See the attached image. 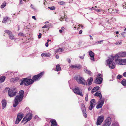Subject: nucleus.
Returning a JSON list of instances; mask_svg holds the SVG:
<instances>
[{
	"instance_id": "1",
	"label": "nucleus",
	"mask_w": 126,
	"mask_h": 126,
	"mask_svg": "<svg viewBox=\"0 0 126 126\" xmlns=\"http://www.w3.org/2000/svg\"><path fill=\"white\" fill-rule=\"evenodd\" d=\"M116 54L114 56H111V58H109L106 61L107 64L109 67L111 69H113L115 68V63L113 62V60L115 59V61L116 62H117L118 58L117 56L116 57Z\"/></svg>"
},
{
	"instance_id": "2",
	"label": "nucleus",
	"mask_w": 126,
	"mask_h": 126,
	"mask_svg": "<svg viewBox=\"0 0 126 126\" xmlns=\"http://www.w3.org/2000/svg\"><path fill=\"white\" fill-rule=\"evenodd\" d=\"M34 82V80L30 79V77H28L21 79L20 80V85H22L24 84L25 86H27L32 84Z\"/></svg>"
},
{
	"instance_id": "3",
	"label": "nucleus",
	"mask_w": 126,
	"mask_h": 126,
	"mask_svg": "<svg viewBox=\"0 0 126 126\" xmlns=\"http://www.w3.org/2000/svg\"><path fill=\"white\" fill-rule=\"evenodd\" d=\"M6 89L8 90V94L10 97H11L14 96L16 94L17 92H16V89L15 88H12L10 89L8 87H6L5 89V90Z\"/></svg>"
},
{
	"instance_id": "4",
	"label": "nucleus",
	"mask_w": 126,
	"mask_h": 126,
	"mask_svg": "<svg viewBox=\"0 0 126 126\" xmlns=\"http://www.w3.org/2000/svg\"><path fill=\"white\" fill-rule=\"evenodd\" d=\"M23 97L18 95H17L14 99L15 102L13 103V106L14 107H16L19 104V102L21 101Z\"/></svg>"
},
{
	"instance_id": "5",
	"label": "nucleus",
	"mask_w": 126,
	"mask_h": 126,
	"mask_svg": "<svg viewBox=\"0 0 126 126\" xmlns=\"http://www.w3.org/2000/svg\"><path fill=\"white\" fill-rule=\"evenodd\" d=\"M76 80L79 84H81L84 85H86V81L84 78L80 76H78L75 77Z\"/></svg>"
},
{
	"instance_id": "6",
	"label": "nucleus",
	"mask_w": 126,
	"mask_h": 126,
	"mask_svg": "<svg viewBox=\"0 0 126 126\" xmlns=\"http://www.w3.org/2000/svg\"><path fill=\"white\" fill-rule=\"evenodd\" d=\"M32 114L30 112L29 113H28L26 116L24 117L22 120L24 121H26L25 123L24 124V125L30 121L32 119Z\"/></svg>"
},
{
	"instance_id": "7",
	"label": "nucleus",
	"mask_w": 126,
	"mask_h": 126,
	"mask_svg": "<svg viewBox=\"0 0 126 126\" xmlns=\"http://www.w3.org/2000/svg\"><path fill=\"white\" fill-rule=\"evenodd\" d=\"M111 122V118L108 117L103 123L101 126H109Z\"/></svg>"
},
{
	"instance_id": "8",
	"label": "nucleus",
	"mask_w": 126,
	"mask_h": 126,
	"mask_svg": "<svg viewBox=\"0 0 126 126\" xmlns=\"http://www.w3.org/2000/svg\"><path fill=\"white\" fill-rule=\"evenodd\" d=\"M104 117L103 115L98 116L97 118L96 125L98 126L101 124L104 120Z\"/></svg>"
},
{
	"instance_id": "9",
	"label": "nucleus",
	"mask_w": 126,
	"mask_h": 126,
	"mask_svg": "<svg viewBox=\"0 0 126 126\" xmlns=\"http://www.w3.org/2000/svg\"><path fill=\"white\" fill-rule=\"evenodd\" d=\"M23 117V114L22 113H19L17 115V118L15 122L16 124H18Z\"/></svg>"
},
{
	"instance_id": "10",
	"label": "nucleus",
	"mask_w": 126,
	"mask_h": 126,
	"mask_svg": "<svg viewBox=\"0 0 126 126\" xmlns=\"http://www.w3.org/2000/svg\"><path fill=\"white\" fill-rule=\"evenodd\" d=\"M44 72H42L37 75L34 76L32 78L33 80H37L41 78L44 74Z\"/></svg>"
},
{
	"instance_id": "11",
	"label": "nucleus",
	"mask_w": 126,
	"mask_h": 126,
	"mask_svg": "<svg viewBox=\"0 0 126 126\" xmlns=\"http://www.w3.org/2000/svg\"><path fill=\"white\" fill-rule=\"evenodd\" d=\"M73 91L76 94L79 95L81 96H83L82 93L80 91L78 87H76L73 90Z\"/></svg>"
},
{
	"instance_id": "12",
	"label": "nucleus",
	"mask_w": 126,
	"mask_h": 126,
	"mask_svg": "<svg viewBox=\"0 0 126 126\" xmlns=\"http://www.w3.org/2000/svg\"><path fill=\"white\" fill-rule=\"evenodd\" d=\"M103 80V79L101 77H97L96 78L94 82L97 84H100L102 83Z\"/></svg>"
},
{
	"instance_id": "13",
	"label": "nucleus",
	"mask_w": 126,
	"mask_h": 126,
	"mask_svg": "<svg viewBox=\"0 0 126 126\" xmlns=\"http://www.w3.org/2000/svg\"><path fill=\"white\" fill-rule=\"evenodd\" d=\"M115 56H117L118 59L120 57H125L126 56V52H121L117 54Z\"/></svg>"
},
{
	"instance_id": "14",
	"label": "nucleus",
	"mask_w": 126,
	"mask_h": 126,
	"mask_svg": "<svg viewBox=\"0 0 126 126\" xmlns=\"http://www.w3.org/2000/svg\"><path fill=\"white\" fill-rule=\"evenodd\" d=\"M120 65H126V59H118L117 62Z\"/></svg>"
},
{
	"instance_id": "15",
	"label": "nucleus",
	"mask_w": 126,
	"mask_h": 126,
	"mask_svg": "<svg viewBox=\"0 0 126 126\" xmlns=\"http://www.w3.org/2000/svg\"><path fill=\"white\" fill-rule=\"evenodd\" d=\"M93 79L92 77H91L90 78H89L87 81L86 84L87 85L90 86L92 84Z\"/></svg>"
},
{
	"instance_id": "16",
	"label": "nucleus",
	"mask_w": 126,
	"mask_h": 126,
	"mask_svg": "<svg viewBox=\"0 0 126 126\" xmlns=\"http://www.w3.org/2000/svg\"><path fill=\"white\" fill-rule=\"evenodd\" d=\"M70 67L72 68H76L78 69H80L82 67L81 65L80 64H78L71 65L70 66Z\"/></svg>"
},
{
	"instance_id": "17",
	"label": "nucleus",
	"mask_w": 126,
	"mask_h": 126,
	"mask_svg": "<svg viewBox=\"0 0 126 126\" xmlns=\"http://www.w3.org/2000/svg\"><path fill=\"white\" fill-rule=\"evenodd\" d=\"M19 79V78L18 77H16L15 78H12L10 80V82L11 83H15Z\"/></svg>"
},
{
	"instance_id": "18",
	"label": "nucleus",
	"mask_w": 126,
	"mask_h": 126,
	"mask_svg": "<svg viewBox=\"0 0 126 126\" xmlns=\"http://www.w3.org/2000/svg\"><path fill=\"white\" fill-rule=\"evenodd\" d=\"M9 21H11L10 18L8 17H3L2 22L3 23H6L9 22Z\"/></svg>"
},
{
	"instance_id": "19",
	"label": "nucleus",
	"mask_w": 126,
	"mask_h": 126,
	"mask_svg": "<svg viewBox=\"0 0 126 126\" xmlns=\"http://www.w3.org/2000/svg\"><path fill=\"white\" fill-rule=\"evenodd\" d=\"M90 56L91 58V60L94 61V54L92 51H91L89 52Z\"/></svg>"
},
{
	"instance_id": "20",
	"label": "nucleus",
	"mask_w": 126,
	"mask_h": 126,
	"mask_svg": "<svg viewBox=\"0 0 126 126\" xmlns=\"http://www.w3.org/2000/svg\"><path fill=\"white\" fill-rule=\"evenodd\" d=\"M50 122L51 123V125L50 126H57V123L55 119H52L51 120Z\"/></svg>"
},
{
	"instance_id": "21",
	"label": "nucleus",
	"mask_w": 126,
	"mask_h": 126,
	"mask_svg": "<svg viewBox=\"0 0 126 126\" xmlns=\"http://www.w3.org/2000/svg\"><path fill=\"white\" fill-rule=\"evenodd\" d=\"M1 103L2 106V108L4 109L6 107V101L5 99H3Z\"/></svg>"
},
{
	"instance_id": "22",
	"label": "nucleus",
	"mask_w": 126,
	"mask_h": 126,
	"mask_svg": "<svg viewBox=\"0 0 126 126\" xmlns=\"http://www.w3.org/2000/svg\"><path fill=\"white\" fill-rule=\"evenodd\" d=\"M84 71L86 73L90 75H91L92 72L90 71H88L86 67H85L84 69Z\"/></svg>"
},
{
	"instance_id": "23",
	"label": "nucleus",
	"mask_w": 126,
	"mask_h": 126,
	"mask_svg": "<svg viewBox=\"0 0 126 126\" xmlns=\"http://www.w3.org/2000/svg\"><path fill=\"white\" fill-rule=\"evenodd\" d=\"M81 106L82 111H86V108L84 104L83 103H82L81 105Z\"/></svg>"
},
{
	"instance_id": "24",
	"label": "nucleus",
	"mask_w": 126,
	"mask_h": 126,
	"mask_svg": "<svg viewBox=\"0 0 126 126\" xmlns=\"http://www.w3.org/2000/svg\"><path fill=\"white\" fill-rule=\"evenodd\" d=\"M6 77L5 76H1L0 77V83L3 82L5 80Z\"/></svg>"
},
{
	"instance_id": "25",
	"label": "nucleus",
	"mask_w": 126,
	"mask_h": 126,
	"mask_svg": "<svg viewBox=\"0 0 126 126\" xmlns=\"http://www.w3.org/2000/svg\"><path fill=\"white\" fill-rule=\"evenodd\" d=\"M56 71H60L61 70V67L60 66V65L58 64L56 66Z\"/></svg>"
},
{
	"instance_id": "26",
	"label": "nucleus",
	"mask_w": 126,
	"mask_h": 126,
	"mask_svg": "<svg viewBox=\"0 0 126 126\" xmlns=\"http://www.w3.org/2000/svg\"><path fill=\"white\" fill-rule=\"evenodd\" d=\"M24 91L23 90H22L19 91V94L18 95L24 97Z\"/></svg>"
},
{
	"instance_id": "27",
	"label": "nucleus",
	"mask_w": 126,
	"mask_h": 126,
	"mask_svg": "<svg viewBox=\"0 0 126 126\" xmlns=\"http://www.w3.org/2000/svg\"><path fill=\"white\" fill-rule=\"evenodd\" d=\"M63 51V48H59L56 50L55 52L56 53H58L59 52H62Z\"/></svg>"
},
{
	"instance_id": "28",
	"label": "nucleus",
	"mask_w": 126,
	"mask_h": 126,
	"mask_svg": "<svg viewBox=\"0 0 126 126\" xmlns=\"http://www.w3.org/2000/svg\"><path fill=\"white\" fill-rule=\"evenodd\" d=\"M101 94L100 91H98L96 92L95 94H94V96L98 97L99 95Z\"/></svg>"
},
{
	"instance_id": "29",
	"label": "nucleus",
	"mask_w": 126,
	"mask_h": 126,
	"mask_svg": "<svg viewBox=\"0 0 126 126\" xmlns=\"http://www.w3.org/2000/svg\"><path fill=\"white\" fill-rule=\"evenodd\" d=\"M121 83L123 86H126V79L122 80L121 82Z\"/></svg>"
},
{
	"instance_id": "30",
	"label": "nucleus",
	"mask_w": 126,
	"mask_h": 126,
	"mask_svg": "<svg viewBox=\"0 0 126 126\" xmlns=\"http://www.w3.org/2000/svg\"><path fill=\"white\" fill-rule=\"evenodd\" d=\"M105 100V98H103L101 100H100L99 101V103L103 105L104 104Z\"/></svg>"
},
{
	"instance_id": "31",
	"label": "nucleus",
	"mask_w": 126,
	"mask_h": 126,
	"mask_svg": "<svg viewBox=\"0 0 126 126\" xmlns=\"http://www.w3.org/2000/svg\"><path fill=\"white\" fill-rule=\"evenodd\" d=\"M4 32L6 33H7V34L8 35H9V36L12 34V32L9 30H5L4 31Z\"/></svg>"
},
{
	"instance_id": "32",
	"label": "nucleus",
	"mask_w": 126,
	"mask_h": 126,
	"mask_svg": "<svg viewBox=\"0 0 126 126\" xmlns=\"http://www.w3.org/2000/svg\"><path fill=\"white\" fill-rule=\"evenodd\" d=\"M100 87L99 86H96L94 87L93 88V90H94L95 91H97V90H99Z\"/></svg>"
},
{
	"instance_id": "33",
	"label": "nucleus",
	"mask_w": 126,
	"mask_h": 126,
	"mask_svg": "<svg viewBox=\"0 0 126 126\" xmlns=\"http://www.w3.org/2000/svg\"><path fill=\"white\" fill-rule=\"evenodd\" d=\"M103 105L100 104L99 103L96 106V108L97 109H98L100 108H101L102 107Z\"/></svg>"
},
{
	"instance_id": "34",
	"label": "nucleus",
	"mask_w": 126,
	"mask_h": 126,
	"mask_svg": "<svg viewBox=\"0 0 126 126\" xmlns=\"http://www.w3.org/2000/svg\"><path fill=\"white\" fill-rule=\"evenodd\" d=\"M9 38L11 40L14 39L15 38L14 36L12 34L9 36Z\"/></svg>"
},
{
	"instance_id": "35",
	"label": "nucleus",
	"mask_w": 126,
	"mask_h": 126,
	"mask_svg": "<svg viewBox=\"0 0 126 126\" xmlns=\"http://www.w3.org/2000/svg\"><path fill=\"white\" fill-rule=\"evenodd\" d=\"M85 112L86 111L82 112L83 115L85 118H86L87 117V114Z\"/></svg>"
},
{
	"instance_id": "36",
	"label": "nucleus",
	"mask_w": 126,
	"mask_h": 126,
	"mask_svg": "<svg viewBox=\"0 0 126 126\" xmlns=\"http://www.w3.org/2000/svg\"><path fill=\"white\" fill-rule=\"evenodd\" d=\"M48 8L49 9L51 10H54L55 9V7L54 6H52L51 7H48Z\"/></svg>"
},
{
	"instance_id": "37",
	"label": "nucleus",
	"mask_w": 126,
	"mask_h": 126,
	"mask_svg": "<svg viewBox=\"0 0 126 126\" xmlns=\"http://www.w3.org/2000/svg\"><path fill=\"white\" fill-rule=\"evenodd\" d=\"M122 77V75H118L117 77V79H120Z\"/></svg>"
},
{
	"instance_id": "38",
	"label": "nucleus",
	"mask_w": 126,
	"mask_h": 126,
	"mask_svg": "<svg viewBox=\"0 0 126 126\" xmlns=\"http://www.w3.org/2000/svg\"><path fill=\"white\" fill-rule=\"evenodd\" d=\"M94 106H93L90 105L89 107V110H92L93 108H94Z\"/></svg>"
},
{
	"instance_id": "39",
	"label": "nucleus",
	"mask_w": 126,
	"mask_h": 126,
	"mask_svg": "<svg viewBox=\"0 0 126 126\" xmlns=\"http://www.w3.org/2000/svg\"><path fill=\"white\" fill-rule=\"evenodd\" d=\"M103 41V40H101V41H99L97 42H95L96 43L95 44H101V43Z\"/></svg>"
},
{
	"instance_id": "40",
	"label": "nucleus",
	"mask_w": 126,
	"mask_h": 126,
	"mask_svg": "<svg viewBox=\"0 0 126 126\" xmlns=\"http://www.w3.org/2000/svg\"><path fill=\"white\" fill-rule=\"evenodd\" d=\"M6 6V3H5V4H4V3H3L1 6L0 8L2 9L4 7Z\"/></svg>"
},
{
	"instance_id": "41",
	"label": "nucleus",
	"mask_w": 126,
	"mask_h": 126,
	"mask_svg": "<svg viewBox=\"0 0 126 126\" xmlns=\"http://www.w3.org/2000/svg\"><path fill=\"white\" fill-rule=\"evenodd\" d=\"M25 110H27V111L28 112V111H29V113H29L30 112H31V113L32 114V111H30V110L29 109V108L28 107H26L25 109Z\"/></svg>"
},
{
	"instance_id": "42",
	"label": "nucleus",
	"mask_w": 126,
	"mask_h": 126,
	"mask_svg": "<svg viewBox=\"0 0 126 126\" xmlns=\"http://www.w3.org/2000/svg\"><path fill=\"white\" fill-rule=\"evenodd\" d=\"M88 100V94H87L86 95V96L85 97V100L87 101Z\"/></svg>"
},
{
	"instance_id": "43",
	"label": "nucleus",
	"mask_w": 126,
	"mask_h": 126,
	"mask_svg": "<svg viewBox=\"0 0 126 126\" xmlns=\"http://www.w3.org/2000/svg\"><path fill=\"white\" fill-rule=\"evenodd\" d=\"M42 35V34L41 33H39V35H38V38L39 39H40L41 38V36Z\"/></svg>"
},
{
	"instance_id": "44",
	"label": "nucleus",
	"mask_w": 126,
	"mask_h": 126,
	"mask_svg": "<svg viewBox=\"0 0 126 126\" xmlns=\"http://www.w3.org/2000/svg\"><path fill=\"white\" fill-rule=\"evenodd\" d=\"M19 36H24V34L21 32H20L18 34Z\"/></svg>"
},
{
	"instance_id": "45",
	"label": "nucleus",
	"mask_w": 126,
	"mask_h": 126,
	"mask_svg": "<svg viewBox=\"0 0 126 126\" xmlns=\"http://www.w3.org/2000/svg\"><path fill=\"white\" fill-rule=\"evenodd\" d=\"M51 54L49 53L45 54V57H50Z\"/></svg>"
},
{
	"instance_id": "46",
	"label": "nucleus",
	"mask_w": 126,
	"mask_h": 126,
	"mask_svg": "<svg viewBox=\"0 0 126 126\" xmlns=\"http://www.w3.org/2000/svg\"><path fill=\"white\" fill-rule=\"evenodd\" d=\"M65 3V2L63 1H61L59 2V4L60 5H63Z\"/></svg>"
},
{
	"instance_id": "47",
	"label": "nucleus",
	"mask_w": 126,
	"mask_h": 126,
	"mask_svg": "<svg viewBox=\"0 0 126 126\" xmlns=\"http://www.w3.org/2000/svg\"><path fill=\"white\" fill-rule=\"evenodd\" d=\"M91 101L92 102V103H94L95 104V100L94 99H92L91 100Z\"/></svg>"
},
{
	"instance_id": "48",
	"label": "nucleus",
	"mask_w": 126,
	"mask_h": 126,
	"mask_svg": "<svg viewBox=\"0 0 126 126\" xmlns=\"http://www.w3.org/2000/svg\"><path fill=\"white\" fill-rule=\"evenodd\" d=\"M85 56V54H84L82 56H79V57L81 59H83Z\"/></svg>"
},
{
	"instance_id": "49",
	"label": "nucleus",
	"mask_w": 126,
	"mask_h": 126,
	"mask_svg": "<svg viewBox=\"0 0 126 126\" xmlns=\"http://www.w3.org/2000/svg\"><path fill=\"white\" fill-rule=\"evenodd\" d=\"M90 105L93 106H95V104L92 103V102H91V101H90Z\"/></svg>"
},
{
	"instance_id": "50",
	"label": "nucleus",
	"mask_w": 126,
	"mask_h": 126,
	"mask_svg": "<svg viewBox=\"0 0 126 126\" xmlns=\"http://www.w3.org/2000/svg\"><path fill=\"white\" fill-rule=\"evenodd\" d=\"M67 61L69 63H70L71 62V60L69 58L67 59Z\"/></svg>"
},
{
	"instance_id": "51",
	"label": "nucleus",
	"mask_w": 126,
	"mask_h": 126,
	"mask_svg": "<svg viewBox=\"0 0 126 126\" xmlns=\"http://www.w3.org/2000/svg\"><path fill=\"white\" fill-rule=\"evenodd\" d=\"M126 32H122L121 33V35L123 36V37H125V36H124V35L125 34Z\"/></svg>"
},
{
	"instance_id": "52",
	"label": "nucleus",
	"mask_w": 126,
	"mask_h": 126,
	"mask_svg": "<svg viewBox=\"0 0 126 126\" xmlns=\"http://www.w3.org/2000/svg\"><path fill=\"white\" fill-rule=\"evenodd\" d=\"M48 27V26H47V25L46 24L45 25H44V26H43L42 27V28H47Z\"/></svg>"
},
{
	"instance_id": "53",
	"label": "nucleus",
	"mask_w": 126,
	"mask_h": 126,
	"mask_svg": "<svg viewBox=\"0 0 126 126\" xmlns=\"http://www.w3.org/2000/svg\"><path fill=\"white\" fill-rule=\"evenodd\" d=\"M45 46L46 47H47L48 46V42H47L45 44Z\"/></svg>"
},
{
	"instance_id": "54",
	"label": "nucleus",
	"mask_w": 126,
	"mask_h": 126,
	"mask_svg": "<svg viewBox=\"0 0 126 126\" xmlns=\"http://www.w3.org/2000/svg\"><path fill=\"white\" fill-rule=\"evenodd\" d=\"M95 10V11H96L97 12H101V10L98 9H96Z\"/></svg>"
},
{
	"instance_id": "55",
	"label": "nucleus",
	"mask_w": 126,
	"mask_h": 126,
	"mask_svg": "<svg viewBox=\"0 0 126 126\" xmlns=\"http://www.w3.org/2000/svg\"><path fill=\"white\" fill-rule=\"evenodd\" d=\"M95 92H96V91H95L94 90H93V88L92 90L91 93L92 94H93Z\"/></svg>"
},
{
	"instance_id": "56",
	"label": "nucleus",
	"mask_w": 126,
	"mask_h": 126,
	"mask_svg": "<svg viewBox=\"0 0 126 126\" xmlns=\"http://www.w3.org/2000/svg\"><path fill=\"white\" fill-rule=\"evenodd\" d=\"M123 76L125 77H126V72H125L123 73Z\"/></svg>"
},
{
	"instance_id": "57",
	"label": "nucleus",
	"mask_w": 126,
	"mask_h": 126,
	"mask_svg": "<svg viewBox=\"0 0 126 126\" xmlns=\"http://www.w3.org/2000/svg\"><path fill=\"white\" fill-rule=\"evenodd\" d=\"M82 30H80L79 31V34H81L82 33Z\"/></svg>"
},
{
	"instance_id": "58",
	"label": "nucleus",
	"mask_w": 126,
	"mask_h": 126,
	"mask_svg": "<svg viewBox=\"0 0 126 126\" xmlns=\"http://www.w3.org/2000/svg\"><path fill=\"white\" fill-rule=\"evenodd\" d=\"M98 97H99L100 98V100L102 99V94H101V95H99V96Z\"/></svg>"
},
{
	"instance_id": "59",
	"label": "nucleus",
	"mask_w": 126,
	"mask_h": 126,
	"mask_svg": "<svg viewBox=\"0 0 126 126\" xmlns=\"http://www.w3.org/2000/svg\"><path fill=\"white\" fill-rule=\"evenodd\" d=\"M101 75H102L101 74H99L97 75V76L101 77L100 76H101Z\"/></svg>"
},
{
	"instance_id": "60",
	"label": "nucleus",
	"mask_w": 126,
	"mask_h": 126,
	"mask_svg": "<svg viewBox=\"0 0 126 126\" xmlns=\"http://www.w3.org/2000/svg\"><path fill=\"white\" fill-rule=\"evenodd\" d=\"M32 18H33V19H34L35 20H36V19L35 16H32Z\"/></svg>"
},
{
	"instance_id": "61",
	"label": "nucleus",
	"mask_w": 126,
	"mask_h": 126,
	"mask_svg": "<svg viewBox=\"0 0 126 126\" xmlns=\"http://www.w3.org/2000/svg\"><path fill=\"white\" fill-rule=\"evenodd\" d=\"M55 57L57 59H58L59 58V56L58 55H56V56Z\"/></svg>"
},
{
	"instance_id": "62",
	"label": "nucleus",
	"mask_w": 126,
	"mask_h": 126,
	"mask_svg": "<svg viewBox=\"0 0 126 126\" xmlns=\"http://www.w3.org/2000/svg\"><path fill=\"white\" fill-rule=\"evenodd\" d=\"M115 44H116V45H120V44H121V43H115Z\"/></svg>"
},
{
	"instance_id": "63",
	"label": "nucleus",
	"mask_w": 126,
	"mask_h": 126,
	"mask_svg": "<svg viewBox=\"0 0 126 126\" xmlns=\"http://www.w3.org/2000/svg\"><path fill=\"white\" fill-rule=\"evenodd\" d=\"M20 1V4H22L23 3L22 1V0H19Z\"/></svg>"
},
{
	"instance_id": "64",
	"label": "nucleus",
	"mask_w": 126,
	"mask_h": 126,
	"mask_svg": "<svg viewBox=\"0 0 126 126\" xmlns=\"http://www.w3.org/2000/svg\"><path fill=\"white\" fill-rule=\"evenodd\" d=\"M45 53H42L41 54V56L42 57L43 56H45Z\"/></svg>"
}]
</instances>
